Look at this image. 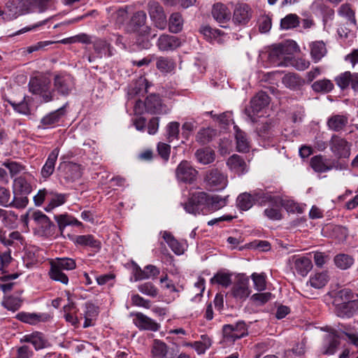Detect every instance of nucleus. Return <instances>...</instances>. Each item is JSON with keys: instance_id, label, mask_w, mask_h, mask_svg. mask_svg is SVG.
Instances as JSON below:
<instances>
[{"instance_id": "nucleus-1", "label": "nucleus", "mask_w": 358, "mask_h": 358, "mask_svg": "<svg viewBox=\"0 0 358 358\" xmlns=\"http://www.w3.org/2000/svg\"><path fill=\"white\" fill-rule=\"evenodd\" d=\"M255 199L261 204L270 201L277 206H282L287 212L301 214L303 212V206L296 203L293 200L283 198L280 196L272 195L271 192L257 191L254 194Z\"/></svg>"}, {"instance_id": "nucleus-2", "label": "nucleus", "mask_w": 358, "mask_h": 358, "mask_svg": "<svg viewBox=\"0 0 358 358\" xmlns=\"http://www.w3.org/2000/svg\"><path fill=\"white\" fill-rule=\"evenodd\" d=\"M208 194L203 192L194 193L187 202L182 203L185 211L194 215L207 214Z\"/></svg>"}, {"instance_id": "nucleus-3", "label": "nucleus", "mask_w": 358, "mask_h": 358, "mask_svg": "<svg viewBox=\"0 0 358 358\" xmlns=\"http://www.w3.org/2000/svg\"><path fill=\"white\" fill-rule=\"evenodd\" d=\"M29 91L35 94L41 96L43 101L49 102L52 100V92L50 88V80L43 76L33 78L29 83Z\"/></svg>"}, {"instance_id": "nucleus-4", "label": "nucleus", "mask_w": 358, "mask_h": 358, "mask_svg": "<svg viewBox=\"0 0 358 358\" xmlns=\"http://www.w3.org/2000/svg\"><path fill=\"white\" fill-rule=\"evenodd\" d=\"M299 50V46L294 41L287 40L275 46L269 55L272 60L275 59H287Z\"/></svg>"}, {"instance_id": "nucleus-5", "label": "nucleus", "mask_w": 358, "mask_h": 358, "mask_svg": "<svg viewBox=\"0 0 358 358\" xmlns=\"http://www.w3.org/2000/svg\"><path fill=\"white\" fill-rule=\"evenodd\" d=\"M270 102V98L265 92H260L255 96L250 101V108H246L245 114L252 122H256V113L266 108Z\"/></svg>"}, {"instance_id": "nucleus-6", "label": "nucleus", "mask_w": 358, "mask_h": 358, "mask_svg": "<svg viewBox=\"0 0 358 358\" xmlns=\"http://www.w3.org/2000/svg\"><path fill=\"white\" fill-rule=\"evenodd\" d=\"M224 342H234L248 334V329L243 321L236 324H226L222 328Z\"/></svg>"}, {"instance_id": "nucleus-7", "label": "nucleus", "mask_w": 358, "mask_h": 358, "mask_svg": "<svg viewBox=\"0 0 358 358\" xmlns=\"http://www.w3.org/2000/svg\"><path fill=\"white\" fill-rule=\"evenodd\" d=\"M206 185L213 190H221L227 185V176L217 169L208 171L204 177Z\"/></svg>"}, {"instance_id": "nucleus-8", "label": "nucleus", "mask_w": 358, "mask_h": 358, "mask_svg": "<svg viewBox=\"0 0 358 358\" xmlns=\"http://www.w3.org/2000/svg\"><path fill=\"white\" fill-rule=\"evenodd\" d=\"M148 13L155 27L164 30L167 27V20L163 7L157 1H150Z\"/></svg>"}, {"instance_id": "nucleus-9", "label": "nucleus", "mask_w": 358, "mask_h": 358, "mask_svg": "<svg viewBox=\"0 0 358 358\" xmlns=\"http://www.w3.org/2000/svg\"><path fill=\"white\" fill-rule=\"evenodd\" d=\"M198 171L191 165V164L186 161H182L176 169V177L178 181L192 184L197 177Z\"/></svg>"}, {"instance_id": "nucleus-10", "label": "nucleus", "mask_w": 358, "mask_h": 358, "mask_svg": "<svg viewBox=\"0 0 358 358\" xmlns=\"http://www.w3.org/2000/svg\"><path fill=\"white\" fill-rule=\"evenodd\" d=\"M331 151L338 158H348L351 153V144L345 138L333 135L329 141Z\"/></svg>"}, {"instance_id": "nucleus-11", "label": "nucleus", "mask_w": 358, "mask_h": 358, "mask_svg": "<svg viewBox=\"0 0 358 358\" xmlns=\"http://www.w3.org/2000/svg\"><path fill=\"white\" fill-rule=\"evenodd\" d=\"M38 231L42 236H49L54 234L55 226L50 218L41 211H35L31 215Z\"/></svg>"}, {"instance_id": "nucleus-12", "label": "nucleus", "mask_w": 358, "mask_h": 358, "mask_svg": "<svg viewBox=\"0 0 358 358\" xmlns=\"http://www.w3.org/2000/svg\"><path fill=\"white\" fill-rule=\"evenodd\" d=\"M334 80L341 90L350 87L353 92H358V73L345 71L337 76Z\"/></svg>"}, {"instance_id": "nucleus-13", "label": "nucleus", "mask_w": 358, "mask_h": 358, "mask_svg": "<svg viewBox=\"0 0 358 358\" xmlns=\"http://www.w3.org/2000/svg\"><path fill=\"white\" fill-rule=\"evenodd\" d=\"M130 315L134 317L133 322L140 330L157 331L160 328L159 324L142 313H131Z\"/></svg>"}, {"instance_id": "nucleus-14", "label": "nucleus", "mask_w": 358, "mask_h": 358, "mask_svg": "<svg viewBox=\"0 0 358 358\" xmlns=\"http://www.w3.org/2000/svg\"><path fill=\"white\" fill-rule=\"evenodd\" d=\"M59 171L60 176L67 182H74L82 176L80 166L73 163L64 162L61 164Z\"/></svg>"}, {"instance_id": "nucleus-15", "label": "nucleus", "mask_w": 358, "mask_h": 358, "mask_svg": "<svg viewBox=\"0 0 358 358\" xmlns=\"http://www.w3.org/2000/svg\"><path fill=\"white\" fill-rule=\"evenodd\" d=\"M211 13L213 19L220 24L222 27H227L225 24L230 21L231 13L226 5L222 3H215L213 6Z\"/></svg>"}, {"instance_id": "nucleus-16", "label": "nucleus", "mask_w": 358, "mask_h": 358, "mask_svg": "<svg viewBox=\"0 0 358 358\" xmlns=\"http://www.w3.org/2000/svg\"><path fill=\"white\" fill-rule=\"evenodd\" d=\"M170 109L162 102L158 95L152 94L146 98V112L151 114H167Z\"/></svg>"}, {"instance_id": "nucleus-17", "label": "nucleus", "mask_w": 358, "mask_h": 358, "mask_svg": "<svg viewBox=\"0 0 358 358\" xmlns=\"http://www.w3.org/2000/svg\"><path fill=\"white\" fill-rule=\"evenodd\" d=\"M252 16L250 6L245 3H237L234 9L233 20L236 24H245Z\"/></svg>"}, {"instance_id": "nucleus-18", "label": "nucleus", "mask_w": 358, "mask_h": 358, "mask_svg": "<svg viewBox=\"0 0 358 358\" xmlns=\"http://www.w3.org/2000/svg\"><path fill=\"white\" fill-rule=\"evenodd\" d=\"M250 294L249 289V279L240 277L233 285L231 289L232 296L237 300H245Z\"/></svg>"}, {"instance_id": "nucleus-19", "label": "nucleus", "mask_w": 358, "mask_h": 358, "mask_svg": "<svg viewBox=\"0 0 358 358\" xmlns=\"http://www.w3.org/2000/svg\"><path fill=\"white\" fill-rule=\"evenodd\" d=\"M132 273L134 277V280L138 281L156 277L159 274V270L153 265H148L142 270L138 264L134 263Z\"/></svg>"}, {"instance_id": "nucleus-20", "label": "nucleus", "mask_w": 358, "mask_h": 358, "mask_svg": "<svg viewBox=\"0 0 358 358\" xmlns=\"http://www.w3.org/2000/svg\"><path fill=\"white\" fill-rule=\"evenodd\" d=\"M181 45L179 38L169 34L161 35L157 42V46L161 51H172Z\"/></svg>"}, {"instance_id": "nucleus-21", "label": "nucleus", "mask_w": 358, "mask_h": 358, "mask_svg": "<svg viewBox=\"0 0 358 358\" xmlns=\"http://www.w3.org/2000/svg\"><path fill=\"white\" fill-rule=\"evenodd\" d=\"M64 115V110L63 107L47 114L41 120L38 128L45 129L54 127Z\"/></svg>"}, {"instance_id": "nucleus-22", "label": "nucleus", "mask_w": 358, "mask_h": 358, "mask_svg": "<svg viewBox=\"0 0 358 358\" xmlns=\"http://www.w3.org/2000/svg\"><path fill=\"white\" fill-rule=\"evenodd\" d=\"M358 311V300H350L339 304L336 308V314L341 317L350 318Z\"/></svg>"}, {"instance_id": "nucleus-23", "label": "nucleus", "mask_w": 358, "mask_h": 358, "mask_svg": "<svg viewBox=\"0 0 358 358\" xmlns=\"http://www.w3.org/2000/svg\"><path fill=\"white\" fill-rule=\"evenodd\" d=\"M59 152V149L56 148L49 154L41 171V174L44 180L48 179L53 173Z\"/></svg>"}, {"instance_id": "nucleus-24", "label": "nucleus", "mask_w": 358, "mask_h": 358, "mask_svg": "<svg viewBox=\"0 0 358 358\" xmlns=\"http://www.w3.org/2000/svg\"><path fill=\"white\" fill-rule=\"evenodd\" d=\"M229 169L238 175L248 171V166L244 159L238 155H231L227 162Z\"/></svg>"}, {"instance_id": "nucleus-25", "label": "nucleus", "mask_w": 358, "mask_h": 358, "mask_svg": "<svg viewBox=\"0 0 358 358\" xmlns=\"http://www.w3.org/2000/svg\"><path fill=\"white\" fill-rule=\"evenodd\" d=\"M99 314V308L91 302H87L85 304L83 310V317L85 322L83 324L84 328L93 326Z\"/></svg>"}, {"instance_id": "nucleus-26", "label": "nucleus", "mask_w": 358, "mask_h": 358, "mask_svg": "<svg viewBox=\"0 0 358 358\" xmlns=\"http://www.w3.org/2000/svg\"><path fill=\"white\" fill-rule=\"evenodd\" d=\"M348 124V117L344 115H333L327 122L329 129L338 132L345 129Z\"/></svg>"}, {"instance_id": "nucleus-27", "label": "nucleus", "mask_w": 358, "mask_h": 358, "mask_svg": "<svg viewBox=\"0 0 358 358\" xmlns=\"http://www.w3.org/2000/svg\"><path fill=\"white\" fill-rule=\"evenodd\" d=\"M310 164L313 169L317 173H325L333 169L329 160L322 155L313 157Z\"/></svg>"}, {"instance_id": "nucleus-28", "label": "nucleus", "mask_w": 358, "mask_h": 358, "mask_svg": "<svg viewBox=\"0 0 358 358\" xmlns=\"http://www.w3.org/2000/svg\"><path fill=\"white\" fill-rule=\"evenodd\" d=\"M16 318L22 322L34 325L41 322L47 321L49 316L47 314L21 312L17 314Z\"/></svg>"}, {"instance_id": "nucleus-29", "label": "nucleus", "mask_w": 358, "mask_h": 358, "mask_svg": "<svg viewBox=\"0 0 358 358\" xmlns=\"http://www.w3.org/2000/svg\"><path fill=\"white\" fill-rule=\"evenodd\" d=\"M76 245L83 247H89L94 251H97L101 248V243L96 239L92 235H79L76 236L73 240Z\"/></svg>"}, {"instance_id": "nucleus-30", "label": "nucleus", "mask_w": 358, "mask_h": 358, "mask_svg": "<svg viewBox=\"0 0 358 358\" xmlns=\"http://www.w3.org/2000/svg\"><path fill=\"white\" fill-rule=\"evenodd\" d=\"M72 87V80L69 76H56L55 78V87L57 92L63 95H67Z\"/></svg>"}, {"instance_id": "nucleus-31", "label": "nucleus", "mask_w": 358, "mask_h": 358, "mask_svg": "<svg viewBox=\"0 0 358 358\" xmlns=\"http://www.w3.org/2000/svg\"><path fill=\"white\" fill-rule=\"evenodd\" d=\"M8 103L13 107V110L18 113L29 115L31 114L30 105L32 99L28 96H24L23 99L19 102L12 101L10 99L6 100Z\"/></svg>"}, {"instance_id": "nucleus-32", "label": "nucleus", "mask_w": 358, "mask_h": 358, "mask_svg": "<svg viewBox=\"0 0 358 358\" xmlns=\"http://www.w3.org/2000/svg\"><path fill=\"white\" fill-rule=\"evenodd\" d=\"M257 191H263L262 189H255L252 192V194H249L247 192L241 194L236 200L238 207L242 210H247L250 209L254 203L257 202L259 204L260 202L255 199L254 196L255 192Z\"/></svg>"}, {"instance_id": "nucleus-33", "label": "nucleus", "mask_w": 358, "mask_h": 358, "mask_svg": "<svg viewBox=\"0 0 358 358\" xmlns=\"http://www.w3.org/2000/svg\"><path fill=\"white\" fill-rule=\"evenodd\" d=\"M161 234L163 239L176 255H179L184 252L183 245L179 243L169 231H164L161 232Z\"/></svg>"}, {"instance_id": "nucleus-34", "label": "nucleus", "mask_w": 358, "mask_h": 358, "mask_svg": "<svg viewBox=\"0 0 358 358\" xmlns=\"http://www.w3.org/2000/svg\"><path fill=\"white\" fill-rule=\"evenodd\" d=\"M340 345L339 337L334 334H329L325 338V343L323 347L324 355H333L336 352Z\"/></svg>"}, {"instance_id": "nucleus-35", "label": "nucleus", "mask_w": 358, "mask_h": 358, "mask_svg": "<svg viewBox=\"0 0 358 358\" xmlns=\"http://www.w3.org/2000/svg\"><path fill=\"white\" fill-rule=\"evenodd\" d=\"M294 264L296 271L302 276L306 275L313 268L311 260L306 257L296 258Z\"/></svg>"}, {"instance_id": "nucleus-36", "label": "nucleus", "mask_w": 358, "mask_h": 358, "mask_svg": "<svg viewBox=\"0 0 358 358\" xmlns=\"http://www.w3.org/2000/svg\"><path fill=\"white\" fill-rule=\"evenodd\" d=\"M183 22L182 16L180 13H172L167 22V25H169L170 32L173 34L180 32L183 27Z\"/></svg>"}, {"instance_id": "nucleus-37", "label": "nucleus", "mask_w": 358, "mask_h": 358, "mask_svg": "<svg viewBox=\"0 0 358 358\" xmlns=\"http://www.w3.org/2000/svg\"><path fill=\"white\" fill-rule=\"evenodd\" d=\"M310 55L315 62H319L327 54L326 45L323 41H315L310 45Z\"/></svg>"}, {"instance_id": "nucleus-38", "label": "nucleus", "mask_w": 358, "mask_h": 358, "mask_svg": "<svg viewBox=\"0 0 358 358\" xmlns=\"http://www.w3.org/2000/svg\"><path fill=\"white\" fill-rule=\"evenodd\" d=\"M55 219L57 221L59 229L61 231H63L64 228L67 226L82 225V223L80 221H78L77 219L68 214L55 215Z\"/></svg>"}, {"instance_id": "nucleus-39", "label": "nucleus", "mask_w": 358, "mask_h": 358, "mask_svg": "<svg viewBox=\"0 0 358 358\" xmlns=\"http://www.w3.org/2000/svg\"><path fill=\"white\" fill-rule=\"evenodd\" d=\"M18 1L19 0H11L7 2V10L6 11V17H3L4 20H12L22 15Z\"/></svg>"}, {"instance_id": "nucleus-40", "label": "nucleus", "mask_w": 358, "mask_h": 358, "mask_svg": "<svg viewBox=\"0 0 358 358\" xmlns=\"http://www.w3.org/2000/svg\"><path fill=\"white\" fill-rule=\"evenodd\" d=\"M68 196L67 194L52 192L49 203L45 208V210L50 212L54 208L63 205L66 201Z\"/></svg>"}, {"instance_id": "nucleus-41", "label": "nucleus", "mask_w": 358, "mask_h": 358, "mask_svg": "<svg viewBox=\"0 0 358 358\" xmlns=\"http://www.w3.org/2000/svg\"><path fill=\"white\" fill-rule=\"evenodd\" d=\"M234 129L236 131L235 138L238 151L242 152H248L249 150L250 145L246 134L238 129L237 126H235Z\"/></svg>"}, {"instance_id": "nucleus-42", "label": "nucleus", "mask_w": 358, "mask_h": 358, "mask_svg": "<svg viewBox=\"0 0 358 358\" xmlns=\"http://www.w3.org/2000/svg\"><path fill=\"white\" fill-rule=\"evenodd\" d=\"M31 191V187L24 177H18L13 181V193L17 192L20 194L27 195Z\"/></svg>"}, {"instance_id": "nucleus-43", "label": "nucleus", "mask_w": 358, "mask_h": 358, "mask_svg": "<svg viewBox=\"0 0 358 358\" xmlns=\"http://www.w3.org/2000/svg\"><path fill=\"white\" fill-rule=\"evenodd\" d=\"M195 157L199 163L208 164L215 160V152L210 148L199 149L195 152Z\"/></svg>"}, {"instance_id": "nucleus-44", "label": "nucleus", "mask_w": 358, "mask_h": 358, "mask_svg": "<svg viewBox=\"0 0 358 358\" xmlns=\"http://www.w3.org/2000/svg\"><path fill=\"white\" fill-rule=\"evenodd\" d=\"M156 59V67L162 73H169L175 69V62L170 57H158Z\"/></svg>"}, {"instance_id": "nucleus-45", "label": "nucleus", "mask_w": 358, "mask_h": 358, "mask_svg": "<svg viewBox=\"0 0 358 358\" xmlns=\"http://www.w3.org/2000/svg\"><path fill=\"white\" fill-rule=\"evenodd\" d=\"M329 281V275L327 271L315 273L311 276L309 283L311 287L315 289H321L326 285Z\"/></svg>"}, {"instance_id": "nucleus-46", "label": "nucleus", "mask_w": 358, "mask_h": 358, "mask_svg": "<svg viewBox=\"0 0 358 358\" xmlns=\"http://www.w3.org/2000/svg\"><path fill=\"white\" fill-rule=\"evenodd\" d=\"M216 136V131L212 128H203L199 131L196 136V141L201 144H206L211 141Z\"/></svg>"}, {"instance_id": "nucleus-47", "label": "nucleus", "mask_w": 358, "mask_h": 358, "mask_svg": "<svg viewBox=\"0 0 358 358\" xmlns=\"http://www.w3.org/2000/svg\"><path fill=\"white\" fill-rule=\"evenodd\" d=\"M333 83L329 79H322L314 82L312 85V89L315 92L328 93L334 89Z\"/></svg>"}, {"instance_id": "nucleus-48", "label": "nucleus", "mask_w": 358, "mask_h": 358, "mask_svg": "<svg viewBox=\"0 0 358 358\" xmlns=\"http://www.w3.org/2000/svg\"><path fill=\"white\" fill-rule=\"evenodd\" d=\"M207 213L217 210L226 205V199L219 196H210L208 194Z\"/></svg>"}, {"instance_id": "nucleus-49", "label": "nucleus", "mask_w": 358, "mask_h": 358, "mask_svg": "<svg viewBox=\"0 0 358 358\" xmlns=\"http://www.w3.org/2000/svg\"><path fill=\"white\" fill-rule=\"evenodd\" d=\"M150 87L148 81L145 78H141L135 84V86L130 90L129 95L143 96L148 92Z\"/></svg>"}, {"instance_id": "nucleus-50", "label": "nucleus", "mask_w": 358, "mask_h": 358, "mask_svg": "<svg viewBox=\"0 0 358 358\" xmlns=\"http://www.w3.org/2000/svg\"><path fill=\"white\" fill-rule=\"evenodd\" d=\"M63 271L64 270L59 268L50 263V270L49 271L50 278L55 281L60 282L66 285L69 283V278Z\"/></svg>"}, {"instance_id": "nucleus-51", "label": "nucleus", "mask_w": 358, "mask_h": 358, "mask_svg": "<svg viewBox=\"0 0 358 358\" xmlns=\"http://www.w3.org/2000/svg\"><path fill=\"white\" fill-rule=\"evenodd\" d=\"M269 204V207L264 210V215L270 220H279L282 218L281 207L282 206H277L270 201H266L262 205Z\"/></svg>"}, {"instance_id": "nucleus-52", "label": "nucleus", "mask_w": 358, "mask_h": 358, "mask_svg": "<svg viewBox=\"0 0 358 358\" xmlns=\"http://www.w3.org/2000/svg\"><path fill=\"white\" fill-rule=\"evenodd\" d=\"M273 127L271 122L263 123L260 127L257 129V134L264 140H269L275 135Z\"/></svg>"}, {"instance_id": "nucleus-53", "label": "nucleus", "mask_w": 358, "mask_h": 358, "mask_svg": "<svg viewBox=\"0 0 358 358\" xmlns=\"http://www.w3.org/2000/svg\"><path fill=\"white\" fill-rule=\"evenodd\" d=\"M334 263L341 269L345 270L354 263V259L346 254H339L334 257Z\"/></svg>"}, {"instance_id": "nucleus-54", "label": "nucleus", "mask_w": 358, "mask_h": 358, "mask_svg": "<svg viewBox=\"0 0 358 358\" xmlns=\"http://www.w3.org/2000/svg\"><path fill=\"white\" fill-rule=\"evenodd\" d=\"M338 13L339 15L345 17L351 24L356 25L355 12L352 10L350 4H342L338 8Z\"/></svg>"}, {"instance_id": "nucleus-55", "label": "nucleus", "mask_w": 358, "mask_h": 358, "mask_svg": "<svg viewBox=\"0 0 358 358\" xmlns=\"http://www.w3.org/2000/svg\"><path fill=\"white\" fill-rule=\"evenodd\" d=\"M146 20L147 15L144 11L140 10L134 13L130 21L133 31H136L138 29L143 27L146 22Z\"/></svg>"}, {"instance_id": "nucleus-56", "label": "nucleus", "mask_w": 358, "mask_h": 358, "mask_svg": "<svg viewBox=\"0 0 358 358\" xmlns=\"http://www.w3.org/2000/svg\"><path fill=\"white\" fill-rule=\"evenodd\" d=\"M51 264L64 271L73 270L76 266L75 261L71 258H58Z\"/></svg>"}, {"instance_id": "nucleus-57", "label": "nucleus", "mask_w": 358, "mask_h": 358, "mask_svg": "<svg viewBox=\"0 0 358 358\" xmlns=\"http://www.w3.org/2000/svg\"><path fill=\"white\" fill-rule=\"evenodd\" d=\"M299 24V17L296 14H289L280 21V27L282 29H293L298 27Z\"/></svg>"}, {"instance_id": "nucleus-58", "label": "nucleus", "mask_w": 358, "mask_h": 358, "mask_svg": "<svg viewBox=\"0 0 358 358\" xmlns=\"http://www.w3.org/2000/svg\"><path fill=\"white\" fill-rule=\"evenodd\" d=\"M20 194L17 192L13 193V198L11 199L8 207H14L18 209L24 208L29 202V199L27 195Z\"/></svg>"}, {"instance_id": "nucleus-59", "label": "nucleus", "mask_w": 358, "mask_h": 358, "mask_svg": "<svg viewBox=\"0 0 358 358\" xmlns=\"http://www.w3.org/2000/svg\"><path fill=\"white\" fill-rule=\"evenodd\" d=\"M282 83L290 89H295L301 85V80L294 73L285 74L282 78Z\"/></svg>"}, {"instance_id": "nucleus-60", "label": "nucleus", "mask_w": 358, "mask_h": 358, "mask_svg": "<svg viewBox=\"0 0 358 358\" xmlns=\"http://www.w3.org/2000/svg\"><path fill=\"white\" fill-rule=\"evenodd\" d=\"M138 289L142 294L153 298L156 297L159 292L158 289L150 282L139 285Z\"/></svg>"}, {"instance_id": "nucleus-61", "label": "nucleus", "mask_w": 358, "mask_h": 358, "mask_svg": "<svg viewBox=\"0 0 358 358\" xmlns=\"http://www.w3.org/2000/svg\"><path fill=\"white\" fill-rule=\"evenodd\" d=\"M17 215L11 210L0 208V222L6 227L10 225L17 220Z\"/></svg>"}, {"instance_id": "nucleus-62", "label": "nucleus", "mask_w": 358, "mask_h": 358, "mask_svg": "<svg viewBox=\"0 0 358 358\" xmlns=\"http://www.w3.org/2000/svg\"><path fill=\"white\" fill-rule=\"evenodd\" d=\"M211 283H217L224 287H227L231 284V275L224 273H217L210 280Z\"/></svg>"}, {"instance_id": "nucleus-63", "label": "nucleus", "mask_w": 358, "mask_h": 358, "mask_svg": "<svg viewBox=\"0 0 358 358\" xmlns=\"http://www.w3.org/2000/svg\"><path fill=\"white\" fill-rule=\"evenodd\" d=\"M180 124L178 122H171L166 126V134L169 142L178 139L180 131Z\"/></svg>"}, {"instance_id": "nucleus-64", "label": "nucleus", "mask_w": 358, "mask_h": 358, "mask_svg": "<svg viewBox=\"0 0 358 358\" xmlns=\"http://www.w3.org/2000/svg\"><path fill=\"white\" fill-rule=\"evenodd\" d=\"M166 345L159 341H155L152 348L153 358H163L166 352Z\"/></svg>"}]
</instances>
